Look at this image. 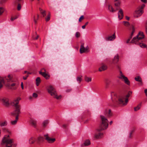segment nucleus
<instances>
[{"mask_svg": "<svg viewBox=\"0 0 147 147\" xmlns=\"http://www.w3.org/2000/svg\"><path fill=\"white\" fill-rule=\"evenodd\" d=\"M144 35L142 32H140L138 33L136 37L133 38L131 42L135 43V44L139 45L140 46V44H143L140 42L141 40L144 38Z\"/></svg>", "mask_w": 147, "mask_h": 147, "instance_id": "6", "label": "nucleus"}, {"mask_svg": "<svg viewBox=\"0 0 147 147\" xmlns=\"http://www.w3.org/2000/svg\"><path fill=\"white\" fill-rule=\"evenodd\" d=\"M109 11L111 13H113L115 12L118 9V8H115V9H114L112 6L110 4H108L107 7Z\"/></svg>", "mask_w": 147, "mask_h": 147, "instance_id": "12", "label": "nucleus"}, {"mask_svg": "<svg viewBox=\"0 0 147 147\" xmlns=\"http://www.w3.org/2000/svg\"><path fill=\"white\" fill-rule=\"evenodd\" d=\"M116 38V36L115 35V32H114L112 35L106 37L105 39L107 41H112L114 40Z\"/></svg>", "mask_w": 147, "mask_h": 147, "instance_id": "11", "label": "nucleus"}, {"mask_svg": "<svg viewBox=\"0 0 147 147\" xmlns=\"http://www.w3.org/2000/svg\"><path fill=\"white\" fill-rule=\"evenodd\" d=\"M7 0H2V2L3 3H4Z\"/></svg>", "mask_w": 147, "mask_h": 147, "instance_id": "61", "label": "nucleus"}, {"mask_svg": "<svg viewBox=\"0 0 147 147\" xmlns=\"http://www.w3.org/2000/svg\"><path fill=\"white\" fill-rule=\"evenodd\" d=\"M72 89L71 88H69L66 90V92H69L71 91Z\"/></svg>", "mask_w": 147, "mask_h": 147, "instance_id": "44", "label": "nucleus"}, {"mask_svg": "<svg viewBox=\"0 0 147 147\" xmlns=\"http://www.w3.org/2000/svg\"><path fill=\"white\" fill-rule=\"evenodd\" d=\"M132 26V31L131 33V34L130 36H129V37H130V38H132V36L133 35L135 31V29L134 26Z\"/></svg>", "mask_w": 147, "mask_h": 147, "instance_id": "34", "label": "nucleus"}, {"mask_svg": "<svg viewBox=\"0 0 147 147\" xmlns=\"http://www.w3.org/2000/svg\"><path fill=\"white\" fill-rule=\"evenodd\" d=\"M145 5L144 4H142L141 6L139 9H141L142 10L145 7Z\"/></svg>", "mask_w": 147, "mask_h": 147, "instance_id": "45", "label": "nucleus"}, {"mask_svg": "<svg viewBox=\"0 0 147 147\" xmlns=\"http://www.w3.org/2000/svg\"><path fill=\"white\" fill-rule=\"evenodd\" d=\"M141 1L144 3H146L147 2L146 0H141Z\"/></svg>", "mask_w": 147, "mask_h": 147, "instance_id": "57", "label": "nucleus"}, {"mask_svg": "<svg viewBox=\"0 0 147 147\" xmlns=\"http://www.w3.org/2000/svg\"><path fill=\"white\" fill-rule=\"evenodd\" d=\"M49 121L48 120H45L42 123V126L43 127H45L48 123Z\"/></svg>", "mask_w": 147, "mask_h": 147, "instance_id": "33", "label": "nucleus"}, {"mask_svg": "<svg viewBox=\"0 0 147 147\" xmlns=\"http://www.w3.org/2000/svg\"><path fill=\"white\" fill-rule=\"evenodd\" d=\"M20 99L21 98L20 97H18L15 99L11 103L12 105L15 107V110L13 113V114L16 115V119L11 121V124L12 125H15L17 123L18 119L19 114L20 113V106L18 105Z\"/></svg>", "mask_w": 147, "mask_h": 147, "instance_id": "3", "label": "nucleus"}, {"mask_svg": "<svg viewBox=\"0 0 147 147\" xmlns=\"http://www.w3.org/2000/svg\"><path fill=\"white\" fill-rule=\"evenodd\" d=\"M17 18V17H15V18H13V17H11V20L12 21H13L15 20V19H16Z\"/></svg>", "mask_w": 147, "mask_h": 147, "instance_id": "49", "label": "nucleus"}, {"mask_svg": "<svg viewBox=\"0 0 147 147\" xmlns=\"http://www.w3.org/2000/svg\"><path fill=\"white\" fill-rule=\"evenodd\" d=\"M39 73L42 75L46 79H49L50 77L49 75L46 73H45V72L39 71Z\"/></svg>", "mask_w": 147, "mask_h": 147, "instance_id": "18", "label": "nucleus"}, {"mask_svg": "<svg viewBox=\"0 0 147 147\" xmlns=\"http://www.w3.org/2000/svg\"><path fill=\"white\" fill-rule=\"evenodd\" d=\"M80 32H77L76 33L75 36L76 38H78L80 36Z\"/></svg>", "mask_w": 147, "mask_h": 147, "instance_id": "40", "label": "nucleus"}, {"mask_svg": "<svg viewBox=\"0 0 147 147\" xmlns=\"http://www.w3.org/2000/svg\"><path fill=\"white\" fill-rule=\"evenodd\" d=\"M133 132V130H132L129 133V138H131L132 137V134Z\"/></svg>", "mask_w": 147, "mask_h": 147, "instance_id": "43", "label": "nucleus"}, {"mask_svg": "<svg viewBox=\"0 0 147 147\" xmlns=\"http://www.w3.org/2000/svg\"><path fill=\"white\" fill-rule=\"evenodd\" d=\"M140 46L142 48H146L147 50V45L144 44H140Z\"/></svg>", "mask_w": 147, "mask_h": 147, "instance_id": "36", "label": "nucleus"}, {"mask_svg": "<svg viewBox=\"0 0 147 147\" xmlns=\"http://www.w3.org/2000/svg\"><path fill=\"white\" fill-rule=\"evenodd\" d=\"M43 139V138L41 137H40L38 138V140H40Z\"/></svg>", "mask_w": 147, "mask_h": 147, "instance_id": "56", "label": "nucleus"}, {"mask_svg": "<svg viewBox=\"0 0 147 147\" xmlns=\"http://www.w3.org/2000/svg\"><path fill=\"white\" fill-rule=\"evenodd\" d=\"M141 104L140 103L139 104L138 106H137L136 107H135L134 108V111H137L140 109L141 107Z\"/></svg>", "mask_w": 147, "mask_h": 147, "instance_id": "35", "label": "nucleus"}, {"mask_svg": "<svg viewBox=\"0 0 147 147\" xmlns=\"http://www.w3.org/2000/svg\"><path fill=\"white\" fill-rule=\"evenodd\" d=\"M88 22H86L85 24V25L86 26V25H87L88 24Z\"/></svg>", "mask_w": 147, "mask_h": 147, "instance_id": "60", "label": "nucleus"}, {"mask_svg": "<svg viewBox=\"0 0 147 147\" xmlns=\"http://www.w3.org/2000/svg\"><path fill=\"white\" fill-rule=\"evenodd\" d=\"M125 18H126V19L127 20H129V17H128V16H126L125 17Z\"/></svg>", "mask_w": 147, "mask_h": 147, "instance_id": "55", "label": "nucleus"}, {"mask_svg": "<svg viewBox=\"0 0 147 147\" xmlns=\"http://www.w3.org/2000/svg\"><path fill=\"white\" fill-rule=\"evenodd\" d=\"M82 76H78L76 78V80L79 83H80L82 80Z\"/></svg>", "mask_w": 147, "mask_h": 147, "instance_id": "28", "label": "nucleus"}, {"mask_svg": "<svg viewBox=\"0 0 147 147\" xmlns=\"http://www.w3.org/2000/svg\"><path fill=\"white\" fill-rule=\"evenodd\" d=\"M144 92L146 94V95L147 96V89H145V90Z\"/></svg>", "mask_w": 147, "mask_h": 147, "instance_id": "54", "label": "nucleus"}, {"mask_svg": "<svg viewBox=\"0 0 147 147\" xmlns=\"http://www.w3.org/2000/svg\"><path fill=\"white\" fill-rule=\"evenodd\" d=\"M32 96L35 98H36L38 97V94L35 93H34L32 94Z\"/></svg>", "mask_w": 147, "mask_h": 147, "instance_id": "42", "label": "nucleus"}, {"mask_svg": "<svg viewBox=\"0 0 147 147\" xmlns=\"http://www.w3.org/2000/svg\"><path fill=\"white\" fill-rule=\"evenodd\" d=\"M21 7L20 4H18L17 7L18 10L19 11L21 9Z\"/></svg>", "mask_w": 147, "mask_h": 147, "instance_id": "41", "label": "nucleus"}, {"mask_svg": "<svg viewBox=\"0 0 147 147\" xmlns=\"http://www.w3.org/2000/svg\"><path fill=\"white\" fill-rule=\"evenodd\" d=\"M85 27H86V26L85 25H83V26H82V28L83 29H85Z\"/></svg>", "mask_w": 147, "mask_h": 147, "instance_id": "58", "label": "nucleus"}, {"mask_svg": "<svg viewBox=\"0 0 147 147\" xmlns=\"http://www.w3.org/2000/svg\"><path fill=\"white\" fill-rule=\"evenodd\" d=\"M131 38H130V37H129V38L128 39H127L126 41V43H129V41L131 40Z\"/></svg>", "mask_w": 147, "mask_h": 147, "instance_id": "47", "label": "nucleus"}, {"mask_svg": "<svg viewBox=\"0 0 147 147\" xmlns=\"http://www.w3.org/2000/svg\"><path fill=\"white\" fill-rule=\"evenodd\" d=\"M100 118L102 123L99 128L97 130V133L95 135V137L96 139H99L102 137L103 133L100 132L106 129L107 128L108 125V120L105 117L101 115Z\"/></svg>", "mask_w": 147, "mask_h": 147, "instance_id": "2", "label": "nucleus"}, {"mask_svg": "<svg viewBox=\"0 0 147 147\" xmlns=\"http://www.w3.org/2000/svg\"><path fill=\"white\" fill-rule=\"evenodd\" d=\"M44 136L45 140L49 143H53L55 141V138H50L48 134H44Z\"/></svg>", "mask_w": 147, "mask_h": 147, "instance_id": "9", "label": "nucleus"}, {"mask_svg": "<svg viewBox=\"0 0 147 147\" xmlns=\"http://www.w3.org/2000/svg\"><path fill=\"white\" fill-rule=\"evenodd\" d=\"M119 55H116L114 58V60L113 62V63H117L119 61Z\"/></svg>", "mask_w": 147, "mask_h": 147, "instance_id": "24", "label": "nucleus"}, {"mask_svg": "<svg viewBox=\"0 0 147 147\" xmlns=\"http://www.w3.org/2000/svg\"><path fill=\"white\" fill-rule=\"evenodd\" d=\"M135 79L137 81L140 82V84L141 85H142V78H141L140 76H137V77H135Z\"/></svg>", "mask_w": 147, "mask_h": 147, "instance_id": "26", "label": "nucleus"}, {"mask_svg": "<svg viewBox=\"0 0 147 147\" xmlns=\"http://www.w3.org/2000/svg\"><path fill=\"white\" fill-rule=\"evenodd\" d=\"M118 78L124 81L126 84L128 85L130 84L129 81L127 78L123 74L121 71H119V74Z\"/></svg>", "mask_w": 147, "mask_h": 147, "instance_id": "8", "label": "nucleus"}, {"mask_svg": "<svg viewBox=\"0 0 147 147\" xmlns=\"http://www.w3.org/2000/svg\"><path fill=\"white\" fill-rule=\"evenodd\" d=\"M132 92L129 91L127 94L125 96H118L116 94L112 92L111 93V98L112 101L117 104H120L123 105H125L128 102V98L131 94Z\"/></svg>", "mask_w": 147, "mask_h": 147, "instance_id": "1", "label": "nucleus"}, {"mask_svg": "<svg viewBox=\"0 0 147 147\" xmlns=\"http://www.w3.org/2000/svg\"><path fill=\"white\" fill-rule=\"evenodd\" d=\"M24 74L27 73L28 74H31V73L29 72H28L27 71H24Z\"/></svg>", "mask_w": 147, "mask_h": 147, "instance_id": "52", "label": "nucleus"}, {"mask_svg": "<svg viewBox=\"0 0 147 147\" xmlns=\"http://www.w3.org/2000/svg\"><path fill=\"white\" fill-rule=\"evenodd\" d=\"M13 79L12 78L10 75H9L7 77L4 78V84L7 83L6 84L7 86L9 88L11 89L12 90H15L17 88L16 83L13 82Z\"/></svg>", "mask_w": 147, "mask_h": 147, "instance_id": "4", "label": "nucleus"}, {"mask_svg": "<svg viewBox=\"0 0 147 147\" xmlns=\"http://www.w3.org/2000/svg\"><path fill=\"white\" fill-rule=\"evenodd\" d=\"M30 122L32 127L35 128H36L37 126L36 122L35 120L31 119L30 121Z\"/></svg>", "mask_w": 147, "mask_h": 147, "instance_id": "19", "label": "nucleus"}, {"mask_svg": "<svg viewBox=\"0 0 147 147\" xmlns=\"http://www.w3.org/2000/svg\"><path fill=\"white\" fill-rule=\"evenodd\" d=\"M2 101L4 105L5 106H8L9 104V99L7 97H4L2 99Z\"/></svg>", "mask_w": 147, "mask_h": 147, "instance_id": "15", "label": "nucleus"}, {"mask_svg": "<svg viewBox=\"0 0 147 147\" xmlns=\"http://www.w3.org/2000/svg\"><path fill=\"white\" fill-rule=\"evenodd\" d=\"M32 96H30V97H29V99H32Z\"/></svg>", "mask_w": 147, "mask_h": 147, "instance_id": "63", "label": "nucleus"}, {"mask_svg": "<svg viewBox=\"0 0 147 147\" xmlns=\"http://www.w3.org/2000/svg\"><path fill=\"white\" fill-rule=\"evenodd\" d=\"M4 84V78L0 77V88H2Z\"/></svg>", "mask_w": 147, "mask_h": 147, "instance_id": "22", "label": "nucleus"}, {"mask_svg": "<svg viewBox=\"0 0 147 147\" xmlns=\"http://www.w3.org/2000/svg\"><path fill=\"white\" fill-rule=\"evenodd\" d=\"M84 16H82L80 18L79 20V21L80 22H81V20L83 19H84Z\"/></svg>", "mask_w": 147, "mask_h": 147, "instance_id": "46", "label": "nucleus"}, {"mask_svg": "<svg viewBox=\"0 0 147 147\" xmlns=\"http://www.w3.org/2000/svg\"><path fill=\"white\" fill-rule=\"evenodd\" d=\"M7 124V121H5L0 123V126L1 127H3L6 126Z\"/></svg>", "mask_w": 147, "mask_h": 147, "instance_id": "25", "label": "nucleus"}, {"mask_svg": "<svg viewBox=\"0 0 147 147\" xmlns=\"http://www.w3.org/2000/svg\"><path fill=\"white\" fill-rule=\"evenodd\" d=\"M143 11L141 9H139L136 11L135 16L138 18L141 16L143 13Z\"/></svg>", "mask_w": 147, "mask_h": 147, "instance_id": "14", "label": "nucleus"}, {"mask_svg": "<svg viewBox=\"0 0 147 147\" xmlns=\"http://www.w3.org/2000/svg\"><path fill=\"white\" fill-rule=\"evenodd\" d=\"M119 10L118 13V17L120 20L122 19L123 16V12L122 9L119 8Z\"/></svg>", "mask_w": 147, "mask_h": 147, "instance_id": "13", "label": "nucleus"}, {"mask_svg": "<svg viewBox=\"0 0 147 147\" xmlns=\"http://www.w3.org/2000/svg\"><path fill=\"white\" fill-rule=\"evenodd\" d=\"M88 47H85L84 46L83 44L82 45L80 50V53H84L88 52Z\"/></svg>", "mask_w": 147, "mask_h": 147, "instance_id": "10", "label": "nucleus"}, {"mask_svg": "<svg viewBox=\"0 0 147 147\" xmlns=\"http://www.w3.org/2000/svg\"><path fill=\"white\" fill-rule=\"evenodd\" d=\"M85 81L87 82H89L92 81V78L91 77H88L86 76H84Z\"/></svg>", "mask_w": 147, "mask_h": 147, "instance_id": "23", "label": "nucleus"}, {"mask_svg": "<svg viewBox=\"0 0 147 147\" xmlns=\"http://www.w3.org/2000/svg\"><path fill=\"white\" fill-rule=\"evenodd\" d=\"M28 75H27L26 76L24 77V76L23 77V79L24 80H26L27 79V78L28 77Z\"/></svg>", "mask_w": 147, "mask_h": 147, "instance_id": "51", "label": "nucleus"}, {"mask_svg": "<svg viewBox=\"0 0 147 147\" xmlns=\"http://www.w3.org/2000/svg\"><path fill=\"white\" fill-rule=\"evenodd\" d=\"M13 142V140L10 138L9 135H5L2 140V147H11Z\"/></svg>", "mask_w": 147, "mask_h": 147, "instance_id": "5", "label": "nucleus"}, {"mask_svg": "<svg viewBox=\"0 0 147 147\" xmlns=\"http://www.w3.org/2000/svg\"><path fill=\"white\" fill-rule=\"evenodd\" d=\"M2 130L5 132L10 134L11 132L7 128L5 127H3L2 128Z\"/></svg>", "mask_w": 147, "mask_h": 147, "instance_id": "31", "label": "nucleus"}, {"mask_svg": "<svg viewBox=\"0 0 147 147\" xmlns=\"http://www.w3.org/2000/svg\"><path fill=\"white\" fill-rule=\"evenodd\" d=\"M90 144V141L88 140H86L84 143L81 145V146L83 147L85 146H88Z\"/></svg>", "mask_w": 147, "mask_h": 147, "instance_id": "21", "label": "nucleus"}, {"mask_svg": "<svg viewBox=\"0 0 147 147\" xmlns=\"http://www.w3.org/2000/svg\"><path fill=\"white\" fill-rule=\"evenodd\" d=\"M112 123H113V121H111L110 122V125H111Z\"/></svg>", "mask_w": 147, "mask_h": 147, "instance_id": "64", "label": "nucleus"}, {"mask_svg": "<svg viewBox=\"0 0 147 147\" xmlns=\"http://www.w3.org/2000/svg\"><path fill=\"white\" fill-rule=\"evenodd\" d=\"M38 36H37L36 37V38H35V40H37V39H38Z\"/></svg>", "mask_w": 147, "mask_h": 147, "instance_id": "62", "label": "nucleus"}, {"mask_svg": "<svg viewBox=\"0 0 147 147\" xmlns=\"http://www.w3.org/2000/svg\"><path fill=\"white\" fill-rule=\"evenodd\" d=\"M21 87L22 89H23L24 88L23 86V83L22 82L21 84Z\"/></svg>", "mask_w": 147, "mask_h": 147, "instance_id": "50", "label": "nucleus"}, {"mask_svg": "<svg viewBox=\"0 0 147 147\" xmlns=\"http://www.w3.org/2000/svg\"><path fill=\"white\" fill-rule=\"evenodd\" d=\"M39 10L40 13L42 14L43 17H44L46 14V12L45 10H43L41 8H39Z\"/></svg>", "mask_w": 147, "mask_h": 147, "instance_id": "27", "label": "nucleus"}, {"mask_svg": "<svg viewBox=\"0 0 147 147\" xmlns=\"http://www.w3.org/2000/svg\"><path fill=\"white\" fill-rule=\"evenodd\" d=\"M50 14L49 13V15L48 16H47V18H45V20H46V21H49L50 20Z\"/></svg>", "mask_w": 147, "mask_h": 147, "instance_id": "39", "label": "nucleus"}, {"mask_svg": "<svg viewBox=\"0 0 147 147\" xmlns=\"http://www.w3.org/2000/svg\"><path fill=\"white\" fill-rule=\"evenodd\" d=\"M40 77H37L36 80V84L37 86H38L39 85L40 83Z\"/></svg>", "mask_w": 147, "mask_h": 147, "instance_id": "30", "label": "nucleus"}, {"mask_svg": "<svg viewBox=\"0 0 147 147\" xmlns=\"http://www.w3.org/2000/svg\"><path fill=\"white\" fill-rule=\"evenodd\" d=\"M146 33L147 34V22L146 23Z\"/></svg>", "mask_w": 147, "mask_h": 147, "instance_id": "59", "label": "nucleus"}, {"mask_svg": "<svg viewBox=\"0 0 147 147\" xmlns=\"http://www.w3.org/2000/svg\"><path fill=\"white\" fill-rule=\"evenodd\" d=\"M4 11V9L3 7H0V16L1 15Z\"/></svg>", "mask_w": 147, "mask_h": 147, "instance_id": "37", "label": "nucleus"}, {"mask_svg": "<svg viewBox=\"0 0 147 147\" xmlns=\"http://www.w3.org/2000/svg\"><path fill=\"white\" fill-rule=\"evenodd\" d=\"M123 23H124V25L125 26H128L129 25V22L126 21H124Z\"/></svg>", "mask_w": 147, "mask_h": 147, "instance_id": "38", "label": "nucleus"}, {"mask_svg": "<svg viewBox=\"0 0 147 147\" xmlns=\"http://www.w3.org/2000/svg\"><path fill=\"white\" fill-rule=\"evenodd\" d=\"M34 21L35 24H36L37 23V21L36 20L34 17Z\"/></svg>", "mask_w": 147, "mask_h": 147, "instance_id": "53", "label": "nucleus"}, {"mask_svg": "<svg viewBox=\"0 0 147 147\" xmlns=\"http://www.w3.org/2000/svg\"><path fill=\"white\" fill-rule=\"evenodd\" d=\"M107 68V66L104 64H102L101 66L99 68V70L100 71L106 70Z\"/></svg>", "mask_w": 147, "mask_h": 147, "instance_id": "20", "label": "nucleus"}, {"mask_svg": "<svg viewBox=\"0 0 147 147\" xmlns=\"http://www.w3.org/2000/svg\"><path fill=\"white\" fill-rule=\"evenodd\" d=\"M106 115L109 117L112 115V113L111 112V111L110 109L106 111Z\"/></svg>", "mask_w": 147, "mask_h": 147, "instance_id": "29", "label": "nucleus"}, {"mask_svg": "<svg viewBox=\"0 0 147 147\" xmlns=\"http://www.w3.org/2000/svg\"><path fill=\"white\" fill-rule=\"evenodd\" d=\"M47 90L48 93L54 98L57 99H59L61 97V95L57 96L56 90L53 86L50 85L48 86L47 88Z\"/></svg>", "mask_w": 147, "mask_h": 147, "instance_id": "7", "label": "nucleus"}, {"mask_svg": "<svg viewBox=\"0 0 147 147\" xmlns=\"http://www.w3.org/2000/svg\"><path fill=\"white\" fill-rule=\"evenodd\" d=\"M114 5L116 8L119 9V7L120 5L121 2L120 0H113Z\"/></svg>", "mask_w": 147, "mask_h": 147, "instance_id": "16", "label": "nucleus"}, {"mask_svg": "<svg viewBox=\"0 0 147 147\" xmlns=\"http://www.w3.org/2000/svg\"><path fill=\"white\" fill-rule=\"evenodd\" d=\"M35 141V139L32 137L29 140V142L30 144H33Z\"/></svg>", "mask_w": 147, "mask_h": 147, "instance_id": "32", "label": "nucleus"}, {"mask_svg": "<svg viewBox=\"0 0 147 147\" xmlns=\"http://www.w3.org/2000/svg\"><path fill=\"white\" fill-rule=\"evenodd\" d=\"M111 80L110 79L106 78L105 79V88L107 89L108 88L109 85L111 84Z\"/></svg>", "mask_w": 147, "mask_h": 147, "instance_id": "17", "label": "nucleus"}, {"mask_svg": "<svg viewBox=\"0 0 147 147\" xmlns=\"http://www.w3.org/2000/svg\"><path fill=\"white\" fill-rule=\"evenodd\" d=\"M40 71L42 72H45V73H46V70L44 68H42L41 69V70Z\"/></svg>", "mask_w": 147, "mask_h": 147, "instance_id": "48", "label": "nucleus"}]
</instances>
